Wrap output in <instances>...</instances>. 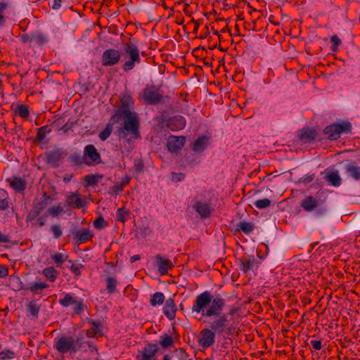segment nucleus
Segmentation results:
<instances>
[{
	"label": "nucleus",
	"instance_id": "1",
	"mask_svg": "<svg viewBox=\"0 0 360 360\" xmlns=\"http://www.w3.org/2000/svg\"><path fill=\"white\" fill-rule=\"evenodd\" d=\"M226 301L220 295L213 297L211 292L206 290L197 295L191 307L192 312L201 314L209 320L204 322L217 334L225 337L233 334L234 328L229 325V316L223 313Z\"/></svg>",
	"mask_w": 360,
	"mask_h": 360
},
{
	"label": "nucleus",
	"instance_id": "2",
	"mask_svg": "<svg viewBox=\"0 0 360 360\" xmlns=\"http://www.w3.org/2000/svg\"><path fill=\"white\" fill-rule=\"evenodd\" d=\"M122 118L123 122L122 126L118 129L120 137L127 139L128 135H131L134 139H141L139 132L140 121L137 112H134L127 115L117 117L118 120Z\"/></svg>",
	"mask_w": 360,
	"mask_h": 360
},
{
	"label": "nucleus",
	"instance_id": "3",
	"mask_svg": "<svg viewBox=\"0 0 360 360\" xmlns=\"http://www.w3.org/2000/svg\"><path fill=\"white\" fill-rule=\"evenodd\" d=\"M84 343V337L82 335L75 338L72 336L62 335L54 339L53 347L61 354L68 352L75 354L81 350Z\"/></svg>",
	"mask_w": 360,
	"mask_h": 360
},
{
	"label": "nucleus",
	"instance_id": "4",
	"mask_svg": "<svg viewBox=\"0 0 360 360\" xmlns=\"http://www.w3.org/2000/svg\"><path fill=\"white\" fill-rule=\"evenodd\" d=\"M124 54L129 58L123 65L122 69L128 72L134 68L136 64H139L141 61L138 46L132 43H127L123 49Z\"/></svg>",
	"mask_w": 360,
	"mask_h": 360
},
{
	"label": "nucleus",
	"instance_id": "5",
	"mask_svg": "<svg viewBox=\"0 0 360 360\" xmlns=\"http://www.w3.org/2000/svg\"><path fill=\"white\" fill-rule=\"evenodd\" d=\"M352 131V124L348 121H342L341 123H333L326 126L323 129V133L328 139L337 140L342 133L347 134Z\"/></svg>",
	"mask_w": 360,
	"mask_h": 360
},
{
	"label": "nucleus",
	"instance_id": "6",
	"mask_svg": "<svg viewBox=\"0 0 360 360\" xmlns=\"http://www.w3.org/2000/svg\"><path fill=\"white\" fill-rule=\"evenodd\" d=\"M134 108V100L130 94L126 93L120 96V105L115 110V114L111 117V120L118 122L117 117L127 115V114L134 112L132 110Z\"/></svg>",
	"mask_w": 360,
	"mask_h": 360
},
{
	"label": "nucleus",
	"instance_id": "7",
	"mask_svg": "<svg viewBox=\"0 0 360 360\" xmlns=\"http://www.w3.org/2000/svg\"><path fill=\"white\" fill-rule=\"evenodd\" d=\"M83 154L84 160L86 161L85 165L89 167L96 166L102 162L100 153L92 144L87 145L84 147Z\"/></svg>",
	"mask_w": 360,
	"mask_h": 360
},
{
	"label": "nucleus",
	"instance_id": "8",
	"mask_svg": "<svg viewBox=\"0 0 360 360\" xmlns=\"http://www.w3.org/2000/svg\"><path fill=\"white\" fill-rule=\"evenodd\" d=\"M121 59V53L115 49H106L101 56V63L103 66H113L117 65Z\"/></svg>",
	"mask_w": 360,
	"mask_h": 360
},
{
	"label": "nucleus",
	"instance_id": "9",
	"mask_svg": "<svg viewBox=\"0 0 360 360\" xmlns=\"http://www.w3.org/2000/svg\"><path fill=\"white\" fill-rule=\"evenodd\" d=\"M51 200V196L46 192H44L41 199L34 203L32 209L28 214V218L30 219H34L38 217L39 214L48 206Z\"/></svg>",
	"mask_w": 360,
	"mask_h": 360
},
{
	"label": "nucleus",
	"instance_id": "10",
	"mask_svg": "<svg viewBox=\"0 0 360 360\" xmlns=\"http://www.w3.org/2000/svg\"><path fill=\"white\" fill-rule=\"evenodd\" d=\"M217 335L212 329L203 328L200 333L198 344L202 348H208L215 342V338Z\"/></svg>",
	"mask_w": 360,
	"mask_h": 360
},
{
	"label": "nucleus",
	"instance_id": "11",
	"mask_svg": "<svg viewBox=\"0 0 360 360\" xmlns=\"http://www.w3.org/2000/svg\"><path fill=\"white\" fill-rule=\"evenodd\" d=\"M158 347L156 344L147 343L136 356V360H156Z\"/></svg>",
	"mask_w": 360,
	"mask_h": 360
},
{
	"label": "nucleus",
	"instance_id": "12",
	"mask_svg": "<svg viewBox=\"0 0 360 360\" xmlns=\"http://www.w3.org/2000/svg\"><path fill=\"white\" fill-rule=\"evenodd\" d=\"M143 97L146 103L150 105L158 103L162 98L158 89L155 86H146L143 91Z\"/></svg>",
	"mask_w": 360,
	"mask_h": 360
},
{
	"label": "nucleus",
	"instance_id": "13",
	"mask_svg": "<svg viewBox=\"0 0 360 360\" xmlns=\"http://www.w3.org/2000/svg\"><path fill=\"white\" fill-rule=\"evenodd\" d=\"M13 280H15L17 283L15 290L25 289L27 290L31 291L32 294H40L44 289L47 288L49 286L46 283L35 282L30 283L29 287L24 288L23 283H22L19 277H15L13 278Z\"/></svg>",
	"mask_w": 360,
	"mask_h": 360
},
{
	"label": "nucleus",
	"instance_id": "14",
	"mask_svg": "<svg viewBox=\"0 0 360 360\" xmlns=\"http://www.w3.org/2000/svg\"><path fill=\"white\" fill-rule=\"evenodd\" d=\"M193 208L202 219H207L211 216L212 208L210 204L207 202H202L195 198Z\"/></svg>",
	"mask_w": 360,
	"mask_h": 360
},
{
	"label": "nucleus",
	"instance_id": "15",
	"mask_svg": "<svg viewBox=\"0 0 360 360\" xmlns=\"http://www.w3.org/2000/svg\"><path fill=\"white\" fill-rule=\"evenodd\" d=\"M77 245L86 243L92 239L93 235L88 229H74L71 231Z\"/></svg>",
	"mask_w": 360,
	"mask_h": 360
},
{
	"label": "nucleus",
	"instance_id": "16",
	"mask_svg": "<svg viewBox=\"0 0 360 360\" xmlns=\"http://www.w3.org/2000/svg\"><path fill=\"white\" fill-rule=\"evenodd\" d=\"M155 258L158 272L162 276L167 274L168 271L174 267V264L171 260L160 255H157Z\"/></svg>",
	"mask_w": 360,
	"mask_h": 360
},
{
	"label": "nucleus",
	"instance_id": "17",
	"mask_svg": "<svg viewBox=\"0 0 360 360\" xmlns=\"http://www.w3.org/2000/svg\"><path fill=\"white\" fill-rule=\"evenodd\" d=\"M185 141L186 138L183 136H171L167 141V148L172 153H176L184 147Z\"/></svg>",
	"mask_w": 360,
	"mask_h": 360
},
{
	"label": "nucleus",
	"instance_id": "18",
	"mask_svg": "<svg viewBox=\"0 0 360 360\" xmlns=\"http://www.w3.org/2000/svg\"><path fill=\"white\" fill-rule=\"evenodd\" d=\"M186 120L181 115L171 117L167 122V127L172 131H179L186 126Z\"/></svg>",
	"mask_w": 360,
	"mask_h": 360
},
{
	"label": "nucleus",
	"instance_id": "19",
	"mask_svg": "<svg viewBox=\"0 0 360 360\" xmlns=\"http://www.w3.org/2000/svg\"><path fill=\"white\" fill-rule=\"evenodd\" d=\"M64 155L65 153L62 149L46 152V161L48 164L57 167L58 162L64 158Z\"/></svg>",
	"mask_w": 360,
	"mask_h": 360
},
{
	"label": "nucleus",
	"instance_id": "20",
	"mask_svg": "<svg viewBox=\"0 0 360 360\" xmlns=\"http://www.w3.org/2000/svg\"><path fill=\"white\" fill-rule=\"evenodd\" d=\"M299 139L304 143H311L316 137V131L309 127L302 128L298 134Z\"/></svg>",
	"mask_w": 360,
	"mask_h": 360
},
{
	"label": "nucleus",
	"instance_id": "21",
	"mask_svg": "<svg viewBox=\"0 0 360 360\" xmlns=\"http://www.w3.org/2000/svg\"><path fill=\"white\" fill-rule=\"evenodd\" d=\"M256 262L255 256L252 255L243 257L239 259V268L243 273H248L253 269Z\"/></svg>",
	"mask_w": 360,
	"mask_h": 360
},
{
	"label": "nucleus",
	"instance_id": "22",
	"mask_svg": "<svg viewBox=\"0 0 360 360\" xmlns=\"http://www.w3.org/2000/svg\"><path fill=\"white\" fill-rule=\"evenodd\" d=\"M176 309L174 299L171 297L167 299L163 308L165 316L169 320H173L176 316Z\"/></svg>",
	"mask_w": 360,
	"mask_h": 360
},
{
	"label": "nucleus",
	"instance_id": "23",
	"mask_svg": "<svg viewBox=\"0 0 360 360\" xmlns=\"http://www.w3.org/2000/svg\"><path fill=\"white\" fill-rule=\"evenodd\" d=\"M347 175L355 181L360 180V167L355 162L347 163L345 167Z\"/></svg>",
	"mask_w": 360,
	"mask_h": 360
},
{
	"label": "nucleus",
	"instance_id": "24",
	"mask_svg": "<svg viewBox=\"0 0 360 360\" xmlns=\"http://www.w3.org/2000/svg\"><path fill=\"white\" fill-rule=\"evenodd\" d=\"M319 200L316 198L309 195L305 197L300 202L301 207L307 212H311L318 207Z\"/></svg>",
	"mask_w": 360,
	"mask_h": 360
},
{
	"label": "nucleus",
	"instance_id": "25",
	"mask_svg": "<svg viewBox=\"0 0 360 360\" xmlns=\"http://www.w3.org/2000/svg\"><path fill=\"white\" fill-rule=\"evenodd\" d=\"M10 186L15 192L23 193L27 187V182L24 179L13 176L10 180Z\"/></svg>",
	"mask_w": 360,
	"mask_h": 360
},
{
	"label": "nucleus",
	"instance_id": "26",
	"mask_svg": "<svg viewBox=\"0 0 360 360\" xmlns=\"http://www.w3.org/2000/svg\"><path fill=\"white\" fill-rule=\"evenodd\" d=\"M68 206H72L75 208L79 209L85 205V202L79 198L78 193H72L69 195L65 200Z\"/></svg>",
	"mask_w": 360,
	"mask_h": 360
},
{
	"label": "nucleus",
	"instance_id": "27",
	"mask_svg": "<svg viewBox=\"0 0 360 360\" xmlns=\"http://www.w3.org/2000/svg\"><path fill=\"white\" fill-rule=\"evenodd\" d=\"M324 179L335 187L340 186L342 183V179L340 178L338 171L327 172Z\"/></svg>",
	"mask_w": 360,
	"mask_h": 360
},
{
	"label": "nucleus",
	"instance_id": "28",
	"mask_svg": "<svg viewBox=\"0 0 360 360\" xmlns=\"http://www.w3.org/2000/svg\"><path fill=\"white\" fill-rule=\"evenodd\" d=\"M89 323L91 325L90 329L86 330V335L89 338H94L96 335L102 336L101 328L103 325L101 321H89Z\"/></svg>",
	"mask_w": 360,
	"mask_h": 360
},
{
	"label": "nucleus",
	"instance_id": "29",
	"mask_svg": "<svg viewBox=\"0 0 360 360\" xmlns=\"http://www.w3.org/2000/svg\"><path fill=\"white\" fill-rule=\"evenodd\" d=\"M48 42L47 37L40 32H36L32 33V43L38 45L43 46Z\"/></svg>",
	"mask_w": 360,
	"mask_h": 360
},
{
	"label": "nucleus",
	"instance_id": "30",
	"mask_svg": "<svg viewBox=\"0 0 360 360\" xmlns=\"http://www.w3.org/2000/svg\"><path fill=\"white\" fill-rule=\"evenodd\" d=\"M159 343L163 349L174 347V341L171 335L164 334L160 336Z\"/></svg>",
	"mask_w": 360,
	"mask_h": 360
},
{
	"label": "nucleus",
	"instance_id": "31",
	"mask_svg": "<svg viewBox=\"0 0 360 360\" xmlns=\"http://www.w3.org/2000/svg\"><path fill=\"white\" fill-rule=\"evenodd\" d=\"M237 229L245 234H250L255 229V224L250 221H242L237 224Z\"/></svg>",
	"mask_w": 360,
	"mask_h": 360
},
{
	"label": "nucleus",
	"instance_id": "32",
	"mask_svg": "<svg viewBox=\"0 0 360 360\" xmlns=\"http://www.w3.org/2000/svg\"><path fill=\"white\" fill-rule=\"evenodd\" d=\"M43 275L50 281L53 282L58 275V271L53 266H49L43 269Z\"/></svg>",
	"mask_w": 360,
	"mask_h": 360
},
{
	"label": "nucleus",
	"instance_id": "33",
	"mask_svg": "<svg viewBox=\"0 0 360 360\" xmlns=\"http://www.w3.org/2000/svg\"><path fill=\"white\" fill-rule=\"evenodd\" d=\"M207 145L206 138L204 136L199 137L194 141L192 149L195 152H201L205 150Z\"/></svg>",
	"mask_w": 360,
	"mask_h": 360
},
{
	"label": "nucleus",
	"instance_id": "34",
	"mask_svg": "<svg viewBox=\"0 0 360 360\" xmlns=\"http://www.w3.org/2000/svg\"><path fill=\"white\" fill-rule=\"evenodd\" d=\"M52 130L50 125H44L37 129L36 140L41 142L46 137V135L49 134Z\"/></svg>",
	"mask_w": 360,
	"mask_h": 360
},
{
	"label": "nucleus",
	"instance_id": "35",
	"mask_svg": "<svg viewBox=\"0 0 360 360\" xmlns=\"http://www.w3.org/2000/svg\"><path fill=\"white\" fill-rule=\"evenodd\" d=\"M27 310L34 318L37 319L39 316L40 306L38 305L36 302L31 301L27 304Z\"/></svg>",
	"mask_w": 360,
	"mask_h": 360
},
{
	"label": "nucleus",
	"instance_id": "36",
	"mask_svg": "<svg viewBox=\"0 0 360 360\" xmlns=\"http://www.w3.org/2000/svg\"><path fill=\"white\" fill-rule=\"evenodd\" d=\"M69 161L74 165H82L85 164L84 155H81L79 153H72L69 157Z\"/></svg>",
	"mask_w": 360,
	"mask_h": 360
},
{
	"label": "nucleus",
	"instance_id": "37",
	"mask_svg": "<svg viewBox=\"0 0 360 360\" xmlns=\"http://www.w3.org/2000/svg\"><path fill=\"white\" fill-rule=\"evenodd\" d=\"M106 281V290L109 294L115 292L117 288V278L116 277H108L105 278Z\"/></svg>",
	"mask_w": 360,
	"mask_h": 360
},
{
	"label": "nucleus",
	"instance_id": "38",
	"mask_svg": "<svg viewBox=\"0 0 360 360\" xmlns=\"http://www.w3.org/2000/svg\"><path fill=\"white\" fill-rule=\"evenodd\" d=\"M15 113L20 117L27 119L30 115L29 107L27 105L19 104L16 107Z\"/></svg>",
	"mask_w": 360,
	"mask_h": 360
},
{
	"label": "nucleus",
	"instance_id": "39",
	"mask_svg": "<svg viewBox=\"0 0 360 360\" xmlns=\"http://www.w3.org/2000/svg\"><path fill=\"white\" fill-rule=\"evenodd\" d=\"M165 301V295L162 292H157L154 293L150 298V304L155 307L158 304H162Z\"/></svg>",
	"mask_w": 360,
	"mask_h": 360
},
{
	"label": "nucleus",
	"instance_id": "40",
	"mask_svg": "<svg viewBox=\"0 0 360 360\" xmlns=\"http://www.w3.org/2000/svg\"><path fill=\"white\" fill-rule=\"evenodd\" d=\"M103 178V175L88 174L84 176V181L87 186H96L100 179Z\"/></svg>",
	"mask_w": 360,
	"mask_h": 360
},
{
	"label": "nucleus",
	"instance_id": "41",
	"mask_svg": "<svg viewBox=\"0 0 360 360\" xmlns=\"http://www.w3.org/2000/svg\"><path fill=\"white\" fill-rule=\"evenodd\" d=\"M77 124V120H69L65 124L58 129V131H63L64 134L72 131Z\"/></svg>",
	"mask_w": 360,
	"mask_h": 360
},
{
	"label": "nucleus",
	"instance_id": "42",
	"mask_svg": "<svg viewBox=\"0 0 360 360\" xmlns=\"http://www.w3.org/2000/svg\"><path fill=\"white\" fill-rule=\"evenodd\" d=\"M8 194L3 190L0 189V210H6L8 207Z\"/></svg>",
	"mask_w": 360,
	"mask_h": 360
},
{
	"label": "nucleus",
	"instance_id": "43",
	"mask_svg": "<svg viewBox=\"0 0 360 360\" xmlns=\"http://www.w3.org/2000/svg\"><path fill=\"white\" fill-rule=\"evenodd\" d=\"M76 299L73 297L71 295L67 293L65 297L62 299L59 300V303L64 307H68L74 303H76Z\"/></svg>",
	"mask_w": 360,
	"mask_h": 360
},
{
	"label": "nucleus",
	"instance_id": "44",
	"mask_svg": "<svg viewBox=\"0 0 360 360\" xmlns=\"http://www.w3.org/2000/svg\"><path fill=\"white\" fill-rule=\"evenodd\" d=\"M73 304L75 305L73 307L74 314L80 315L84 311L85 304H84L82 299H76V303H74Z\"/></svg>",
	"mask_w": 360,
	"mask_h": 360
},
{
	"label": "nucleus",
	"instance_id": "45",
	"mask_svg": "<svg viewBox=\"0 0 360 360\" xmlns=\"http://www.w3.org/2000/svg\"><path fill=\"white\" fill-rule=\"evenodd\" d=\"M112 131V127L110 124H108L105 128L99 133L98 137L101 141H105L110 137Z\"/></svg>",
	"mask_w": 360,
	"mask_h": 360
},
{
	"label": "nucleus",
	"instance_id": "46",
	"mask_svg": "<svg viewBox=\"0 0 360 360\" xmlns=\"http://www.w3.org/2000/svg\"><path fill=\"white\" fill-rule=\"evenodd\" d=\"M129 214V211L126 210L125 207H121L117 209V219L118 221H122V223H124L127 221V216Z\"/></svg>",
	"mask_w": 360,
	"mask_h": 360
},
{
	"label": "nucleus",
	"instance_id": "47",
	"mask_svg": "<svg viewBox=\"0 0 360 360\" xmlns=\"http://www.w3.org/2000/svg\"><path fill=\"white\" fill-rule=\"evenodd\" d=\"M129 180L127 179L125 181H122L117 185H115V186L110 187L109 192H108L109 194L112 195V194H115V193L122 192L124 189V187L129 183Z\"/></svg>",
	"mask_w": 360,
	"mask_h": 360
},
{
	"label": "nucleus",
	"instance_id": "48",
	"mask_svg": "<svg viewBox=\"0 0 360 360\" xmlns=\"http://www.w3.org/2000/svg\"><path fill=\"white\" fill-rule=\"evenodd\" d=\"M254 205L258 209H264L270 206L271 200L268 198L260 199L256 200Z\"/></svg>",
	"mask_w": 360,
	"mask_h": 360
},
{
	"label": "nucleus",
	"instance_id": "49",
	"mask_svg": "<svg viewBox=\"0 0 360 360\" xmlns=\"http://www.w3.org/2000/svg\"><path fill=\"white\" fill-rule=\"evenodd\" d=\"M15 353L11 350L0 352V360H8L15 358Z\"/></svg>",
	"mask_w": 360,
	"mask_h": 360
},
{
	"label": "nucleus",
	"instance_id": "50",
	"mask_svg": "<svg viewBox=\"0 0 360 360\" xmlns=\"http://www.w3.org/2000/svg\"><path fill=\"white\" fill-rule=\"evenodd\" d=\"M51 230L56 239L61 237L63 231L60 224H53L51 226Z\"/></svg>",
	"mask_w": 360,
	"mask_h": 360
},
{
	"label": "nucleus",
	"instance_id": "51",
	"mask_svg": "<svg viewBox=\"0 0 360 360\" xmlns=\"http://www.w3.org/2000/svg\"><path fill=\"white\" fill-rule=\"evenodd\" d=\"M63 212V209L60 205L53 206L48 210V212L51 217H56Z\"/></svg>",
	"mask_w": 360,
	"mask_h": 360
},
{
	"label": "nucleus",
	"instance_id": "52",
	"mask_svg": "<svg viewBox=\"0 0 360 360\" xmlns=\"http://www.w3.org/2000/svg\"><path fill=\"white\" fill-rule=\"evenodd\" d=\"M8 8V4L5 1H0V26H2L5 22V18L3 12Z\"/></svg>",
	"mask_w": 360,
	"mask_h": 360
},
{
	"label": "nucleus",
	"instance_id": "53",
	"mask_svg": "<svg viewBox=\"0 0 360 360\" xmlns=\"http://www.w3.org/2000/svg\"><path fill=\"white\" fill-rule=\"evenodd\" d=\"M57 266H60L64 262L63 256L61 253H56L51 256Z\"/></svg>",
	"mask_w": 360,
	"mask_h": 360
},
{
	"label": "nucleus",
	"instance_id": "54",
	"mask_svg": "<svg viewBox=\"0 0 360 360\" xmlns=\"http://www.w3.org/2000/svg\"><path fill=\"white\" fill-rule=\"evenodd\" d=\"M83 267L80 264H72L70 268V271L75 274V276H79L81 275L80 269Z\"/></svg>",
	"mask_w": 360,
	"mask_h": 360
},
{
	"label": "nucleus",
	"instance_id": "55",
	"mask_svg": "<svg viewBox=\"0 0 360 360\" xmlns=\"http://www.w3.org/2000/svg\"><path fill=\"white\" fill-rule=\"evenodd\" d=\"M315 178V174H305L304 176H302L300 181L304 184H309L310 182H311L312 181H314Z\"/></svg>",
	"mask_w": 360,
	"mask_h": 360
},
{
	"label": "nucleus",
	"instance_id": "56",
	"mask_svg": "<svg viewBox=\"0 0 360 360\" xmlns=\"http://www.w3.org/2000/svg\"><path fill=\"white\" fill-rule=\"evenodd\" d=\"M94 226L96 229H103L105 226V220L102 217H98L94 221Z\"/></svg>",
	"mask_w": 360,
	"mask_h": 360
},
{
	"label": "nucleus",
	"instance_id": "57",
	"mask_svg": "<svg viewBox=\"0 0 360 360\" xmlns=\"http://www.w3.org/2000/svg\"><path fill=\"white\" fill-rule=\"evenodd\" d=\"M172 180L174 182L181 181L185 179V174L183 173L172 172Z\"/></svg>",
	"mask_w": 360,
	"mask_h": 360
},
{
	"label": "nucleus",
	"instance_id": "58",
	"mask_svg": "<svg viewBox=\"0 0 360 360\" xmlns=\"http://www.w3.org/2000/svg\"><path fill=\"white\" fill-rule=\"evenodd\" d=\"M8 266L0 264V278H6L8 275Z\"/></svg>",
	"mask_w": 360,
	"mask_h": 360
},
{
	"label": "nucleus",
	"instance_id": "59",
	"mask_svg": "<svg viewBox=\"0 0 360 360\" xmlns=\"http://www.w3.org/2000/svg\"><path fill=\"white\" fill-rule=\"evenodd\" d=\"M176 352L177 353L178 357L180 360H187L188 355L184 349L180 348L179 349H176Z\"/></svg>",
	"mask_w": 360,
	"mask_h": 360
},
{
	"label": "nucleus",
	"instance_id": "60",
	"mask_svg": "<svg viewBox=\"0 0 360 360\" xmlns=\"http://www.w3.org/2000/svg\"><path fill=\"white\" fill-rule=\"evenodd\" d=\"M20 39L23 43H32V33L22 34Z\"/></svg>",
	"mask_w": 360,
	"mask_h": 360
},
{
	"label": "nucleus",
	"instance_id": "61",
	"mask_svg": "<svg viewBox=\"0 0 360 360\" xmlns=\"http://www.w3.org/2000/svg\"><path fill=\"white\" fill-rule=\"evenodd\" d=\"M312 347L316 350H320L321 349V340H311L310 342Z\"/></svg>",
	"mask_w": 360,
	"mask_h": 360
},
{
	"label": "nucleus",
	"instance_id": "62",
	"mask_svg": "<svg viewBox=\"0 0 360 360\" xmlns=\"http://www.w3.org/2000/svg\"><path fill=\"white\" fill-rule=\"evenodd\" d=\"M61 0H53L52 4L49 2V5L51 6V8L54 10L58 9L61 6Z\"/></svg>",
	"mask_w": 360,
	"mask_h": 360
},
{
	"label": "nucleus",
	"instance_id": "63",
	"mask_svg": "<svg viewBox=\"0 0 360 360\" xmlns=\"http://www.w3.org/2000/svg\"><path fill=\"white\" fill-rule=\"evenodd\" d=\"M330 41L333 43L334 46H338L341 44V40L337 35H333L330 37Z\"/></svg>",
	"mask_w": 360,
	"mask_h": 360
},
{
	"label": "nucleus",
	"instance_id": "64",
	"mask_svg": "<svg viewBox=\"0 0 360 360\" xmlns=\"http://www.w3.org/2000/svg\"><path fill=\"white\" fill-rule=\"evenodd\" d=\"M141 259V257L139 255H135L134 256H132L130 259V262L131 263H134L138 260H139Z\"/></svg>",
	"mask_w": 360,
	"mask_h": 360
}]
</instances>
